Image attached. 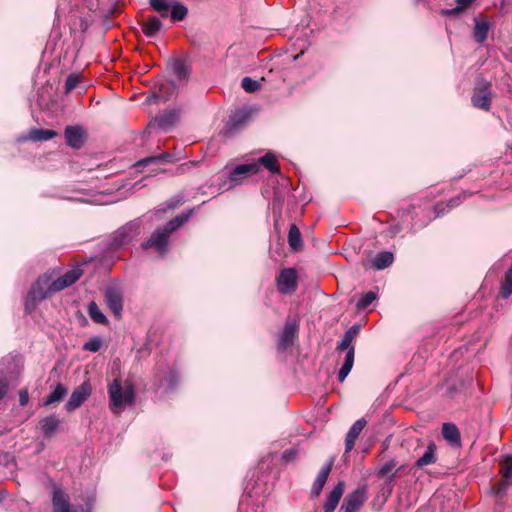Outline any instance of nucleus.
<instances>
[{
    "instance_id": "nucleus-1",
    "label": "nucleus",
    "mask_w": 512,
    "mask_h": 512,
    "mask_svg": "<svg viewBox=\"0 0 512 512\" xmlns=\"http://www.w3.org/2000/svg\"><path fill=\"white\" fill-rule=\"evenodd\" d=\"M108 396L110 401V409L113 413L118 414L128 405H132L135 401V389L133 383L126 380L122 385L119 378H115L108 385Z\"/></svg>"
},
{
    "instance_id": "nucleus-2",
    "label": "nucleus",
    "mask_w": 512,
    "mask_h": 512,
    "mask_svg": "<svg viewBox=\"0 0 512 512\" xmlns=\"http://www.w3.org/2000/svg\"><path fill=\"white\" fill-rule=\"evenodd\" d=\"M359 325L351 326L343 335L341 341L337 344L336 350L344 351L347 350L344 362L338 372V380L339 382H343L348 374L350 373L353 364H354V346L352 342L357 337L359 333Z\"/></svg>"
},
{
    "instance_id": "nucleus-3",
    "label": "nucleus",
    "mask_w": 512,
    "mask_h": 512,
    "mask_svg": "<svg viewBox=\"0 0 512 512\" xmlns=\"http://www.w3.org/2000/svg\"><path fill=\"white\" fill-rule=\"evenodd\" d=\"M51 278L48 275L40 277L28 292L25 308L32 310L36 307L37 303L46 299L54 292H50L49 285Z\"/></svg>"
},
{
    "instance_id": "nucleus-4",
    "label": "nucleus",
    "mask_w": 512,
    "mask_h": 512,
    "mask_svg": "<svg viewBox=\"0 0 512 512\" xmlns=\"http://www.w3.org/2000/svg\"><path fill=\"white\" fill-rule=\"evenodd\" d=\"M366 494V487H358L345 497L339 512H357L365 502Z\"/></svg>"
},
{
    "instance_id": "nucleus-5",
    "label": "nucleus",
    "mask_w": 512,
    "mask_h": 512,
    "mask_svg": "<svg viewBox=\"0 0 512 512\" xmlns=\"http://www.w3.org/2000/svg\"><path fill=\"white\" fill-rule=\"evenodd\" d=\"M92 388L89 382L85 381L74 389L69 400L65 404V409L72 412L79 408L85 400L91 395Z\"/></svg>"
},
{
    "instance_id": "nucleus-6",
    "label": "nucleus",
    "mask_w": 512,
    "mask_h": 512,
    "mask_svg": "<svg viewBox=\"0 0 512 512\" xmlns=\"http://www.w3.org/2000/svg\"><path fill=\"white\" fill-rule=\"evenodd\" d=\"M277 287L282 294L294 292L297 287V273L295 269H283L277 279Z\"/></svg>"
},
{
    "instance_id": "nucleus-7",
    "label": "nucleus",
    "mask_w": 512,
    "mask_h": 512,
    "mask_svg": "<svg viewBox=\"0 0 512 512\" xmlns=\"http://www.w3.org/2000/svg\"><path fill=\"white\" fill-rule=\"evenodd\" d=\"M259 172V162H251L236 166L229 175L230 182L233 185L241 183L243 179Z\"/></svg>"
},
{
    "instance_id": "nucleus-8",
    "label": "nucleus",
    "mask_w": 512,
    "mask_h": 512,
    "mask_svg": "<svg viewBox=\"0 0 512 512\" xmlns=\"http://www.w3.org/2000/svg\"><path fill=\"white\" fill-rule=\"evenodd\" d=\"M169 236H170V234H168L163 228L157 229L151 235V237L148 239V241L142 244V247L144 249L153 248L158 253L163 255L166 252V247H167V244L169 241Z\"/></svg>"
},
{
    "instance_id": "nucleus-9",
    "label": "nucleus",
    "mask_w": 512,
    "mask_h": 512,
    "mask_svg": "<svg viewBox=\"0 0 512 512\" xmlns=\"http://www.w3.org/2000/svg\"><path fill=\"white\" fill-rule=\"evenodd\" d=\"M80 269H72L56 280L51 281L49 285L50 292H59L74 284L81 276Z\"/></svg>"
},
{
    "instance_id": "nucleus-10",
    "label": "nucleus",
    "mask_w": 512,
    "mask_h": 512,
    "mask_svg": "<svg viewBox=\"0 0 512 512\" xmlns=\"http://www.w3.org/2000/svg\"><path fill=\"white\" fill-rule=\"evenodd\" d=\"M105 300L115 317L120 318L123 310V299L120 292L115 288H107L105 291Z\"/></svg>"
},
{
    "instance_id": "nucleus-11",
    "label": "nucleus",
    "mask_w": 512,
    "mask_h": 512,
    "mask_svg": "<svg viewBox=\"0 0 512 512\" xmlns=\"http://www.w3.org/2000/svg\"><path fill=\"white\" fill-rule=\"evenodd\" d=\"M345 484L343 481H339L334 488L327 495L326 501L323 505L324 512H334L339 501L343 495Z\"/></svg>"
},
{
    "instance_id": "nucleus-12",
    "label": "nucleus",
    "mask_w": 512,
    "mask_h": 512,
    "mask_svg": "<svg viewBox=\"0 0 512 512\" xmlns=\"http://www.w3.org/2000/svg\"><path fill=\"white\" fill-rule=\"evenodd\" d=\"M298 333V324L295 321H287L279 340V348L287 349L294 341Z\"/></svg>"
},
{
    "instance_id": "nucleus-13",
    "label": "nucleus",
    "mask_w": 512,
    "mask_h": 512,
    "mask_svg": "<svg viewBox=\"0 0 512 512\" xmlns=\"http://www.w3.org/2000/svg\"><path fill=\"white\" fill-rule=\"evenodd\" d=\"M54 512H72L69 496L60 488H54L52 497Z\"/></svg>"
},
{
    "instance_id": "nucleus-14",
    "label": "nucleus",
    "mask_w": 512,
    "mask_h": 512,
    "mask_svg": "<svg viewBox=\"0 0 512 512\" xmlns=\"http://www.w3.org/2000/svg\"><path fill=\"white\" fill-rule=\"evenodd\" d=\"M366 424V420L364 418H361L351 426L345 439V452H350L353 449L358 436L360 435Z\"/></svg>"
},
{
    "instance_id": "nucleus-15",
    "label": "nucleus",
    "mask_w": 512,
    "mask_h": 512,
    "mask_svg": "<svg viewBox=\"0 0 512 512\" xmlns=\"http://www.w3.org/2000/svg\"><path fill=\"white\" fill-rule=\"evenodd\" d=\"M333 465V460H330L328 463H326L321 470L319 471L313 485L311 492L314 496H319L323 487L325 486L328 476L331 472Z\"/></svg>"
},
{
    "instance_id": "nucleus-16",
    "label": "nucleus",
    "mask_w": 512,
    "mask_h": 512,
    "mask_svg": "<svg viewBox=\"0 0 512 512\" xmlns=\"http://www.w3.org/2000/svg\"><path fill=\"white\" fill-rule=\"evenodd\" d=\"M179 118V112L176 110L165 111L159 114L153 122V125H157L160 129L166 131L172 127Z\"/></svg>"
},
{
    "instance_id": "nucleus-17",
    "label": "nucleus",
    "mask_w": 512,
    "mask_h": 512,
    "mask_svg": "<svg viewBox=\"0 0 512 512\" xmlns=\"http://www.w3.org/2000/svg\"><path fill=\"white\" fill-rule=\"evenodd\" d=\"M65 139L67 144L75 149H79L84 142L83 131L78 126H68L65 129Z\"/></svg>"
},
{
    "instance_id": "nucleus-18",
    "label": "nucleus",
    "mask_w": 512,
    "mask_h": 512,
    "mask_svg": "<svg viewBox=\"0 0 512 512\" xmlns=\"http://www.w3.org/2000/svg\"><path fill=\"white\" fill-rule=\"evenodd\" d=\"M489 83L483 82L482 87L480 88V93H474L472 96V104L480 109L489 110L490 108V97H489Z\"/></svg>"
},
{
    "instance_id": "nucleus-19",
    "label": "nucleus",
    "mask_w": 512,
    "mask_h": 512,
    "mask_svg": "<svg viewBox=\"0 0 512 512\" xmlns=\"http://www.w3.org/2000/svg\"><path fill=\"white\" fill-rule=\"evenodd\" d=\"M59 426L60 420L55 415H49L39 421L40 430L47 438L51 437L58 430Z\"/></svg>"
},
{
    "instance_id": "nucleus-20",
    "label": "nucleus",
    "mask_w": 512,
    "mask_h": 512,
    "mask_svg": "<svg viewBox=\"0 0 512 512\" xmlns=\"http://www.w3.org/2000/svg\"><path fill=\"white\" fill-rule=\"evenodd\" d=\"M56 135L57 133L54 130L32 129L27 135L20 137L19 140L47 141L54 138Z\"/></svg>"
},
{
    "instance_id": "nucleus-21",
    "label": "nucleus",
    "mask_w": 512,
    "mask_h": 512,
    "mask_svg": "<svg viewBox=\"0 0 512 512\" xmlns=\"http://www.w3.org/2000/svg\"><path fill=\"white\" fill-rule=\"evenodd\" d=\"M490 30V23L485 19L475 18L473 36L477 43L482 44L486 41Z\"/></svg>"
},
{
    "instance_id": "nucleus-22",
    "label": "nucleus",
    "mask_w": 512,
    "mask_h": 512,
    "mask_svg": "<svg viewBox=\"0 0 512 512\" xmlns=\"http://www.w3.org/2000/svg\"><path fill=\"white\" fill-rule=\"evenodd\" d=\"M135 235L136 231L133 225L124 226L117 231L113 239V244L115 246L125 245L129 243Z\"/></svg>"
},
{
    "instance_id": "nucleus-23",
    "label": "nucleus",
    "mask_w": 512,
    "mask_h": 512,
    "mask_svg": "<svg viewBox=\"0 0 512 512\" xmlns=\"http://www.w3.org/2000/svg\"><path fill=\"white\" fill-rule=\"evenodd\" d=\"M442 435L452 445L460 444V432L455 424L445 423L442 427Z\"/></svg>"
},
{
    "instance_id": "nucleus-24",
    "label": "nucleus",
    "mask_w": 512,
    "mask_h": 512,
    "mask_svg": "<svg viewBox=\"0 0 512 512\" xmlns=\"http://www.w3.org/2000/svg\"><path fill=\"white\" fill-rule=\"evenodd\" d=\"M403 468V466H396L395 460H391L384 464L379 470V476L386 478L387 483L392 484L396 474Z\"/></svg>"
},
{
    "instance_id": "nucleus-25",
    "label": "nucleus",
    "mask_w": 512,
    "mask_h": 512,
    "mask_svg": "<svg viewBox=\"0 0 512 512\" xmlns=\"http://www.w3.org/2000/svg\"><path fill=\"white\" fill-rule=\"evenodd\" d=\"M162 28V22L156 17H149L142 23V31L147 37L155 36Z\"/></svg>"
},
{
    "instance_id": "nucleus-26",
    "label": "nucleus",
    "mask_w": 512,
    "mask_h": 512,
    "mask_svg": "<svg viewBox=\"0 0 512 512\" xmlns=\"http://www.w3.org/2000/svg\"><path fill=\"white\" fill-rule=\"evenodd\" d=\"M394 261V255L391 252L383 251L378 253L372 260L373 266L377 270H383L389 267Z\"/></svg>"
},
{
    "instance_id": "nucleus-27",
    "label": "nucleus",
    "mask_w": 512,
    "mask_h": 512,
    "mask_svg": "<svg viewBox=\"0 0 512 512\" xmlns=\"http://www.w3.org/2000/svg\"><path fill=\"white\" fill-rule=\"evenodd\" d=\"M436 445L434 443H430L427 447L425 453L415 462V466L418 468H422L424 466L433 464L436 462Z\"/></svg>"
},
{
    "instance_id": "nucleus-28",
    "label": "nucleus",
    "mask_w": 512,
    "mask_h": 512,
    "mask_svg": "<svg viewBox=\"0 0 512 512\" xmlns=\"http://www.w3.org/2000/svg\"><path fill=\"white\" fill-rule=\"evenodd\" d=\"M256 162H259V168L262 165L273 174L279 173V166L276 162V157L272 152H267L264 156L260 157Z\"/></svg>"
},
{
    "instance_id": "nucleus-29",
    "label": "nucleus",
    "mask_w": 512,
    "mask_h": 512,
    "mask_svg": "<svg viewBox=\"0 0 512 512\" xmlns=\"http://www.w3.org/2000/svg\"><path fill=\"white\" fill-rule=\"evenodd\" d=\"M174 89H175V85L173 82H171V81L162 82L159 85L160 93L158 95L154 94L151 97H149L148 102L151 103L152 99H162L163 101H167L170 98L171 93L174 91Z\"/></svg>"
},
{
    "instance_id": "nucleus-30",
    "label": "nucleus",
    "mask_w": 512,
    "mask_h": 512,
    "mask_svg": "<svg viewBox=\"0 0 512 512\" xmlns=\"http://www.w3.org/2000/svg\"><path fill=\"white\" fill-rule=\"evenodd\" d=\"M192 214V211L180 214L170 220L163 229L168 233L171 234L173 231L177 230L179 227H181L185 222L188 221Z\"/></svg>"
},
{
    "instance_id": "nucleus-31",
    "label": "nucleus",
    "mask_w": 512,
    "mask_h": 512,
    "mask_svg": "<svg viewBox=\"0 0 512 512\" xmlns=\"http://www.w3.org/2000/svg\"><path fill=\"white\" fill-rule=\"evenodd\" d=\"M66 394L67 389L62 384H58L55 389L43 400V405L48 406L59 402L64 398Z\"/></svg>"
},
{
    "instance_id": "nucleus-32",
    "label": "nucleus",
    "mask_w": 512,
    "mask_h": 512,
    "mask_svg": "<svg viewBox=\"0 0 512 512\" xmlns=\"http://www.w3.org/2000/svg\"><path fill=\"white\" fill-rule=\"evenodd\" d=\"M512 294V265L506 271L501 282L500 295L503 299H507Z\"/></svg>"
},
{
    "instance_id": "nucleus-33",
    "label": "nucleus",
    "mask_w": 512,
    "mask_h": 512,
    "mask_svg": "<svg viewBox=\"0 0 512 512\" xmlns=\"http://www.w3.org/2000/svg\"><path fill=\"white\" fill-rule=\"evenodd\" d=\"M88 314L90 318L98 324H107L108 319L104 313L99 309L98 305L92 301L88 304Z\"/></svg>"
},
{
    "instance_id": "nucleus-34",
    "label": "nucleus",
    "mask_w": 512,
    "mask_h": 512,
    "mask_svg": "<svg viewBox=\"0 0 512 512\" xmlns=\"http://www.w3.org/2000/svg\"><path fill=\"white\" fill-rule=\"evenodd\" d=\"M288 243L293 250H299L302 247L301 233L295 225H292L289 229Z\"/></svg>"
},
{
    "instance_id": "nucleus-35",
    "label": "nucleus",
    "mask_w": 512,
    "mask_h": 512,
    "mask_svg": "<svg viewBox=\"0 0 512 512\" xmlns=\"http://www.w3.org/2000/svg\"><path fill=\"white\" fill-rule=\"evenodd\" d=\"M172 69H173L174 74L180 80L187 79V77L190 73L188 66L181 60H176L173 63Z\"/></svg>"
},
{
    "instance_id": "nucleus-36",
    "label": "nucleus",
    "mask_w": 512,
    "mask_h": 512,
    "mask_svg": "<svg viewBox=\"0 0 512 512\" xmlns=\"http://www.w3.org/2000/svg\"><path fill=\"white\" fill-rule=\"evenodd\" d=\"M377 298V293L374 291H368L364 293L358 300L356 306L358 309H366L372 302Z\"/></svg>"
},
{
    "instance_id": "nucleus-37",
    "label": "nucleus",
    "mask_w": 512,
    "mask_h": 512,
    "mask_svg": "<svg viewBox=\"0 0 512 512\" xmlns=\"http://www.w3.org/2000/svg\"><path fill=\"white\" fill-rule=\"evenodd\" d=\"M171 8V19L173 21H181L183 20L187 15V8L182 4H175L170 7Z\"/></svg>"
},
{
    "instance_id": "nucleus-38",
    "label": "nucleus",
    "mask_w": 512,
    "mask_h": 512,
    "mask_svg": "<svg viewBox=\"0 0 512 512\" xmlns=\"http://www.w3.org/2000/svg\"><path fill=\"white\" fill-rule=\"evenodd\" d=\"M241 86L246 92L253 93L260 89L261 83L257 80H253L250 77H244L242 79Z\"/></svg>"
},
{
    "instance_id": "nucleus-39",
    "label": "nucleus",
    "mask_w": 512,
    "mask_h": 512,
    "mask_svg": "<svg viewBox=\"0 0 512 512\" xmlns=\"http://www.w3.org/2000/svg\"><path fill=\"white\" fill-rule=\"evenodd\" d=\"M101 346L102 339L100 337H92L83 345V350L90 352H98Z\"/></svg>"
},
{
    "instance_id": "nucleus-40",
    "label": "nucleus",
    "mask_w": 512,
    "mask_h": 512,
    "mask_svg": "<svg viewBox=\"0 0 512 512\" xmlns=\"http://www.w3.org/2000/svg\"><path fill=\"white\" fill-rule=\"evenodd\" d=\"M80 81H81V76L79 74H75V73L70 74L67 77L66 82H65V92L66 93L71 92L73 89H75L78 86Z\"/></svg>"
},
{
    "instance_id": "nucleus-41",
    "label": "nucleus",
    "mask_w": 512,
    "mask_h": 512,
    "mask_svg": "<svg viewBox=\"0 0 512 512\" xmlns=\"http://www.w3.org/2000/svg\"><path fill=\"white\" fill-rule=\"evenodd\" d=\"M249 116H250V114L247 111L236 112L231 117V123H232L233 127L237 128L241 124L245 123L249 119Z\"/></svg>"
},
{
    "instance_id": "nucleus-42",
    "label": "nucleus",
    "mask_w": 512,
    "mask_h": 512,
    "mask_svg": "<svg viewBox=\"0 0 512 512\" xmlns=\"http://www.w3.org/2000/svg\"><path fill=\"white\" fill-rule=\"evenodd\" d=\"M149 4L154 11L169 10L171 5L168 0H149Z\"/></svg>"
},
{
    "instance_id": "nucleus-43",
    "label": "nucleus",
    "mask_w": 512,
    "mask_h": 512,
    "mask_svg": "<svg viewBox=\"0 0 512 512\" xmlns=\"http://www.w3.org/2000/svg\"><path fill=\"white\" fill-rule=\"evenodd\" d=\"M169 158H170V155H169V154H167V153H163V154H161L160 156H151V157L144 158V159L140 160V161L137 163V166H144V165H148V164H150V163H153V162H155V161H159V160L167 161Z\"/></svg>"
},
{
    "instance_id": "nucleus-44",
    "label": "nucleus",
    "mask_w": 512,
    "mask_h": 512,
    "mask_svg": "<svg viewBox=\"0 0 512 512\" xmlns=\"http://www.w3.org/2000/svg\"><path fill=\"white\" fill-rule=\"evenodd\" d=\"M29 401L28 391L26 389H22L19 392V403L21 406H26Z\"/></svg>"
},
{
    "instance_id": "nucleus-45",
    "label": "nucleus",
    "mask_w": 512,
    "mask_h": 512,
    "mask_svg": "<svg viewBox=\"0 0 512 512\" xmlns=\"http://www.w3.org/2000/svg\"><path fill=\"white\" fill-rule=\"evenodd\" d=\"M475 0H455L458 9L462 12L467 9Z\"/></svg>"
},
{
    "instance_id": "nucleus-46",
    "label": "nucleus",
    "mask_w": 512,
    "mask_h": 512,
    "mask_svg": "<svg viewBox=\"0 0 512 512\" xmlns=\"http://www.w3.org/2000/svg\"><path fill=\"white\" fill-rule=\"evenodd\" d=\"M297 452L294 449L286 450L283 453V459L287 462L292 461L296 458Z\"/></svg>"
},
{
    "instance_id": "nucleus-47",
    "label": "nucleus",
    "mask_w": 512,
    "mask_h": 512,
    "mask_svg": "<svg viewBox=\"0 0 512 512\" xmlns=\"http://www.w3.org/2000/svg\"><path fill=\"white\" fill-rule=\"evenodd\" d=\"M459 13H461V11L458 9V7H454V8H451V9H442L441 10V15H444V16H455V15H458Z\"/></svg>"
},
{
    "instance_id": "nucleus-48",
    "label": "nucleus",
    "mask_w": 512,
    "mask_h": 512,
    "mask_svg": "<svg viewBox=\"0 0 512 512\" xmlns=\"http://www.w3.org/2000/svg\"><path fill=\"white\" fill-rule=\"evenodd\" d=\"M7 383L5 381L0 380V400L5 396L7 393Z\"/></svg>"
},
{
    "instance_id": "nucleus-49",
    "label": "nucleus",
    "mask_w": 512,
    "mask_h": 512,
    "mask_svg": "<svg viewBox=\"0 0 512 512\" xmlns=\"http://www.w3.org/2000/svg\"><path fill=\"white\" fill-rule=\"evenodd\" d=\"M504 477L511 478L512 477V465H509L504 470Z\"/></svg>"
},
{
    "instance_id": "nucleus-50",
    "label": "nucleus",
    "mask_w": 512,
    "mask_h": 512,
    "mask_svg": "<svg viewBox=\"0 0 512 512\" xmlns=\"http://www.w3.org/2000/svg\"><path fill=\"white\" fill-rule=\"evenodd\" d=\"M161 17L165 18L168 16L169 10L157 11Z\"/></svg>"
},
{
    "instance_id": "nucleus-51",
    "label": "nucleus",
    "mask_w": 512,
    "mask_h": 512,
    "mask_svg": "<svg viewBox=\"0 0 512 512\" xmlns=\"http://www.w3.org/2000/svg\"><path fill=\"white\" fill-rule=\"evenodd\" d=\"M449 203H450V206H452V207H453V206H455V205H457V203H456V200H455V199L450 200V202H449Z\"/></svg>"
}]
</instances>
